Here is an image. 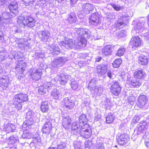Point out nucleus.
Instances as JSON below:
<instances>
[{
  "mask_svg": "<svg viewBox=\"0 0 149 149\" xmlns=\"http://www.w3.org/2000/svg\"><path fill=\"white\" fill-rule=\"evenodd\" d=\"M41 141V139L39 136L33 138L31 143H34L35 144L40 143Z\"/></svg>",
  "mask_w": 149,
  "mask_h": 149,
  "instance_id": "53",
  "label": "nucleus"
},
{
  "mask_svg": "<svg viewBox=\"0 0 149 149\" xmlns=\"http://www.w3.org/2000/svg\"><path fill=\"white\" fill-rule=\"evenodd\" d=\"M109 5L111 6L116 10L119 11L122 10L123 7L122 6H120L118 4H116L113 3H111Z\"/></svg>",
  "mask_w": 149,
  "mask_h": 149,
  "instance_id": "45",
  "label": "nucleus"
},
{
  "mask_svg": "<svg viewBox=\"0 0 149 149\" xmlns=\"http://www.w3.org/2000/svg\"><path fill=\"white\" fill-rule=\"evenodd\" d=\"M149 123V121H148L147 119L145 121H141L137 125V131L143 132V131L145 130L148 128Z\"/></svg>",
  "mask_w": 149,
  "mask_h": 149,
  "instance_id": "26",
  "label": "nucleus"
},
{
  "mask_svg": "<svg viewBox=\"0 0 149 149\" xmlns=\"http://www.w3.org/2000/svg\"><path fill=\"white\" fill-rule=\"evenodd\" d=\"M74 44V42L72 39H70L68 38H65L64 41L61 42L60 43L62 48H65L67 49L71 48Z\"/></svg>",
  "mask_w": 149,
  "mask_h": 149,
  "instance_id": "18",
  "label": "nucleus"
},
{
  "mask_svg": "<svg viewBox=\"0 0 149 149\" xmlns=\"http://www.w3.org/2000/svg\"><path fill=\"white\" fill-rule=\"evenodd\" d=\"M63 118L62 126L66 130H68L70 128L71 120L68 116H65L64 115L62 116Z\"/></svg>",
  "mask_w": 149,
  "mask_h": 149,
  "instance_id": "24",
  "label": "nucleus"
},
{
  "mask_svg": "<svg viewBox=\"0 0 149 149\" xmlns=\"http://www.w3.org/2000/svg\"><path fill=\"white\" fill-rule=\"evenodd\" d=\"M65 145L63 142L58 143L57 144V147L56 149H65Z\"/></svg>",
  "mask_w": 149,
  "mask_h": 149,
  "instance_id": "58",
  "label": "nucleus"
},
{
  "mask_svg": "<svg viewBox=\"0 0 149 149\" xmlns=\"http://www.w3.org/2000/svg\"><path fill=\"white\" fill-rule=\"evenodd\" d=\"M34 114V113L31 110H29L26 113V120L22 125L24 130H29L31 128V125L33 122V119Z\"/></svg>",
  "mask_w": 149,
  "mask_h": 149,
  "instance_id": "6",
  "label": "nucleus"
},
{
  "mask_svg": "<svg viewBox=\"0 0 149 149\" xmlns=\"http://www.w3.org/2000/svg\"><path fill=\"white\" fill-rule=\"evenodd\" d=\"M17 22L20 25L27 26L30 28L35 26H38V22L31 16L28 12H24L23 16H19L17 18Z\"/></svg>",
  "mask_w": 149,
  "mask_h": 149,
  "instance_id": "2",
  "label": "nucleus"
},
{
  "mask_svg": "<svg viewBox=\"0 0 149 149\" xmlns=\"http://www.w3.org/2000/svg\"><path fill=\"white\" fill-rule=\"evenodd\" d=\"M18 7L17 2L15 1L11 2L8 6L10 12L13 13H15L14 11L16 10Z\"/></svg>",
  "mask_w": 149,
  "mask_h": 149,
  "instance_id": "32",
  "label": "nucleus"
},
{
  "mask_svg": "<svg viewBox=\"0 0 149 149\" xmlns=\"http://www.w3.org/2000/svg\"><path fill=\"white\" fill-rule=\"evenodd\" d=\"M47 52L49 54H52V55L56 54L57 55L60 53V49L58 46L53 44L49 46Z\"/></svg>",
  "mask_w": 149,
  "mask_h": 149,
  "instance_id": "19",
  "label": "nucleus"
},
{
  "mask_svg": "<svg viewBox=\"0 0 149 149\" xmlns=\"http://www.w3.org/2000/svg\"><path fill=\"white\" fill-rule=\"evenodd\" d=\"M63 109L65 111H68L72 109L74 106V101L71 99V97H66L61 102Z\"/></svg>",
  "mask_w": 149,
  "mask_h": 149,
  "instance_id": "11",
  "label": "nucleus"
},
{
  "mask_svg": "<svg viewBox=\"0 0 149 149\" xmlns=\"http://www.w3.org/2000/svg\"><path fill=\"white\" fill-rule=\"evenodd\" d=\"M52 95L54 99L56 100L59 99L62 97L60 91L57 89H55L52 91Z\"/></svg>",
  "mask_w": 149,
  "mask_h": 149,
  "instance_id": "33",
  "label": "nucleus"
},
{
  "mask_svg": "<svg viewBox=\"0 0 149 149\" xmlns=\"http://www.w3.org/2000/svg\"><path fill=\"white\" fill-rule=\"evenodd\" d=\"M18 141V139L17 137H15L13 135L11 136L8 139L7 141L10 144H13Z\"/></svg>",
  "mask_w": 149,
  "mask_h": 149,
  "instance_id": "46",
  "label": "nucleus"
},
{
  "mask_svg": "<svg viewBox=\"0 0 149 149\" xmlns=\"http://www.w3.org/2000/svg\"><path fill=\"white\" fill-rule=\"evenodd\" d=\"M68 61L67 58L65 57H60L54 58L51 63V69L53 70H56L57 68L63 66Z\"/></svg>",
  "mask_w": 149,
  "mask_h": 149,
  "instance_id": "8",
  "label": "nucleus"
},
{
  "mask_svg": "<svg viewBox=\"0 0 149 149\" xmlns=\"http://www.w3.org/2000/svg\"><path fill=\"white\" fill-rule=\"evenodd\" d=\"M102 103L107 107H108L111 105V103L109 99L106 97H104L102 99Z\"/></svg>",
  "mask_w": 149,
  "mask_h": 149,
  "instance_id": "50",
  "label": "nucleus"
},
{
  "mask_svg": "<svg viewBox=\"0 0 149 149\" xmlns=\"http://www.w3.org/2000/svg\"><path fill=\"white\" fill-rule=\"evenodd\" d=\"M2 15L1 20L6 24L9 21L8 19L11 16L9 12H4L2 13Z\"/></svg>",
  "mask_w": 149,
  "mask_h": 149,
  "instance_id": "36",
  "label": "nucleus"
},
{
  "mask_svg": "<svg viewBox=\"0 0 149 149\" xmlns=\"http://www.w3.org/2000/svg\"><path fill=\"white\" fill-rule=\"evenodd\" d=\"M75 37L77 38L79 42L77 45L80 47L86 46L87 43L86 38L89 39L91 37L90 32L86 29L75 28L72 29Z\"/></svg>",
  "mask_w": 149,
  "mask_h": 149,
  "instance_id": "1",
  "label": "nucleus"
},
{
  "mask_svg": "<svg viewBox=\"0 0 149 149\" xmlns=\"http://www.w3.org/2000/svg\"><path fill=\"white\" fill-rule=\"evenodd\" d=\"M23 130H24L23 128L22 127ZM28 130H25V131H24L23 132V133L22 135V137L24 139H30L31 138V137H32V134L29 132Z\"/></svg>",
  "mask_w": 149,
  "mask_h": 149,
  "instance_id": "42",
  "label": "nucleus"
},
{
  "mask_svg": "<svg viewBox=\"0 0 149 149\" xmlns=\"http://www.w3.org/2000/svg\"><path fill=\"white\" fill-rule=\"evenodd\" d=\"M115 118V116L113 113H109L106 117V122L107 123H111L113 122Z\"/></svg>",
  "mask_w": 149,
  "mask_h": 149,
  "instance_id": "38",
  "label": "nucleus"
},
{
  "mask_svg": "<svg viewBox=\"0 0 149 149\" xmlns=\"http://www.w3.org/2000/svg\"><path fill=\"white\" fill-rule=\"evenodd\" d=\"M144 74L142 70H138L134 72V78H136L139 79H141L143 77Z\"/></svg>",
  "mask_w": 149,
  "mask_h": 149,
  "instance_id": "40",
  "label": "nucleus"
},
{
  "mask_svg": "<svg viewBox=\"0 0 149 149\" xmlns=\"http://www.w3.org/2000/svg\"><path fill=\"white\" fill-rule=\"evenodd\" d=\"M78 65L80 67H81L83 66H84L87 64L86 61H80L78 62Z\"/></svg>",
  "mask_w": 149,
  "mask_h": 149,
  "instance_id": "61",
  "label": "nucleus"
},
{
  "mask_svg": "<svg viewBox=\"0 0 149 149\" xmlns=\"http://www.w3.org/2000/svg\"><path fill=\"white\" fill-rule=\"evenodd\" d=\"M12 54L13 57H10V58L12 59L13 58L19 59L16 62V69L20 70L21 72H23L26 64L24 60V58L23 56V53L20 52L13 51Z\"/></svg>",
  "mask_w": 149,
  "mask_h": 149,
  "instance_id": "3",
  "label": "nucleus"
},
{
  "mask_svg": "<svg viewBox=\"0 0 149 149\" xmlns=\"http://www.w3.org/2000/svg\"><path fill=\"white\" fill-rule=\"evenodd\" d=\"M69 79V76L65 73L63 70H62L58 74L54 80L56 82L59 81L61 84L64 85Z\"/></svg>",
  "mask_w": 149,
  "mask_h": 149,
  "instance_id": "12",
  "label": "nucleus"
},
{
  "mask_svg": "<svg viewBox=\"0 0 149 149\" xmlns=\"http://www.w3.org/2000/svg\"><path fill=\"white\" fill-rule=\"evenodd\" d=\"M118 143L121 145L126 144L128 141L129 138L128 135L126 134H123L120 135L117 138Z\"/></svg>",
  "mask_w": 149,
  "mask_h": 149,
  "instance_id": "21",
  "label": "nucleus"
},
{
  "mask_svg": "<svg viewBox=\"0 0 149 149\" xmlns=\"http://www.w3.org/2000/svg\"><path fill=\"white\" fill-rule=\"evenodd\" d=\"M17 43L19 47L25 48L29 44L27 41H25L23 39H20L17 40Z\"/></svg>",
  "mask_w": 149,
  "mask_h": 149,
  "instance_id": "39",
  "label": "nucleus"
},
{
  "mask_svg": "<svg viewBox=\"0 0 149 149\" xmlns=\"http://www.w3.org/2000/svg\"><path fill=\"white\" fill-rule=\"evenodd\" d=\"M14 126L9 123L8 121V120H6L4 125L1 127V129H3V131H6L8 133L14 132Z\"/></svg>",
  "mask_w": 149,
  "mask_h": 149,
  "instance_id": "25",
  "label": "nucleus"
},
{
  "mask_svg": "<svg viewBox=\"0 0 149 149\" xmlns=\"http://www.w3.org/2000/svg\"><path fill=\"white\" fill-rule=\"evenodd\" d=\"M35 56L37 58H42L44 57V53L43 51L39 49L35 52Z\"/></svg>",
  "mask_w": 149,
  "mask_h": 149,
  "instance_id": "41",
  "label": "nucleus"
},
{
  "mask_svg": "<svg viewBox=\"0 0 149 149\" xmlns=\"http://www.w3.org/2000/svg\"><path fill=\"white\" fill-rule=\"evenodd\" d=\"M48 91V90L45 88V86H43L40 87L38 89V92L39 94L41 95H44L46 93L47 91Z\"/></svg>",
  "mask_w": 149,
  "mask_h": 149,
  "instance_id": "51",
  "label": "nucleus"
},
{
  "mask_svg": "<svg viewBox=\"0 0 149 149\" xmlns=\"http://www.w3.org/2000/svg\"><path fill=\"white\" fill-rule=\"evenodd\" d=\"M10 83L9 77L6 75H3L0 79V86L3 89H6Z\"/></svg>",
  "mask_w": 149,
  "mask_h": 149,
  "instance_id": "22",
  "label": "nucleus"
},
{
  "mask_svg": "<svg viewBox=\"0 0 149 149\" xmlns=\"http://www.w3.org/2000/svg\"><path fill=\"white\" fill-rule=\"evenodd\" d=\"M146 21V19L144 17L141 18L139 22H137L132 28V32L134 33H139L142 32L143 31L146 30L148 31L147 29L145 30L146 28H145V24Z\"/></svg>",
  "mask_w": 149,
  "mask_h": 149,
  "instance_id": "9",
  "label": "nucleus"
},
{
  "mask_svg": "<svg viewBox=\"0 0 149 149\" xmlns=\"http://www.w3.org/2000/svg\"><path fill=\"white\" fill-rule=\"evenodd\" d=\"M96 149H105L103 144L99 141H97Z\"/></svg>",
  "mask_w": 149,
  "mask_h": 149,
  "instance_id": "54",
  "label": "nucleus"
},
{
  "mask_svg": "<svg viewBox=\"0 0 149 149\" xmlns=\"http://www.w3.org/2000/svg\"><path fill=\"white\" fill-rule=\"evenodd\" d=\"M49 109V105L47 101L42 102L40 106L41 110L44 113L48 112Z\"/></svg>",
  "mask_w": 149,
  "mask_h": 149,
  "instance_id": "34",
  "label": "nucleus"
},
{
  "mask_svg": "<svg viewBox=\"0 0 149 149\" xmlns=\"http://www.w3.org/2000/svg\"><path fill=\"white\" fill-rule=\"evenodd\" d=\"M52 129L51 123L49 121L46 122L42 129L43 133L48 134Z\"/></svg>",
  "mask_w": 149,
  "mask_h": 149,
  "instance_id": "28",
  "label": "nucleus"
},
{
  "mask_svg": "<svg viewBox=\"0 0 149 149\" xmlns=\"http://www.w3.org/2000/svg\"><path fill=\"white\" fill-rule=\"evenodd\" d=\"M82 12L86 14L91 13L94 9V7L91 4L86 3L84 4L82 8Z\"/></svg>",
  "mask_w": 149,
  "mask_h": 149,
  "instance_id": "27",
  "label": "nucleus"
},
{
  "mask_svg": "<svg viewBox=\"0 0 149 149\" xmlns=\"http://www.w3.org/2000/svg\"><path fill=\"white\" fill-rule=\"evenodd\" d=\"M121 91V88L117 81H113L111 86V91L112 94L118 96Z\"/></svg>",
  "mask_w": 149,
  "mask_h": 149,
  "instance_id": "15",
  "label": "nucleus"
},
{
  "mask_svg": "<svg viewBox=\"0 0 149 149\" xmlns=\"http://www.w3.org/2000/svg\"><path fill=\"white\" fill-rule=\"evenodd\" d=\"M141 42L140 38L138 36H135L131 38L129 43L130 47L134 50L141 45Z\"/></svg>",
  "mask_w": 149,
  "mask_h": 149,
  "instance_id": "17",
  "label": "nucleus"
},
{
  "mask_svg": "<svg viewBox=\"0 0 149 149\" xmlns=\"http://www.w3.org/2000/svg\"><path fill=\"white\" fill-rule=\"evenodd\" d=\"M77 20V18L75 14L74 13H71L68 15L67 18L68 23L70 24L75 23Z\"/></svg>",
  "mask_w": 149,
  "mask_h": 149,
  "instance_id": "31",
  "label": "nucleus"
},
{
  "mask_svg": "<svg viewBox=\"0 0 149 149\" xmlns=\"http://www.w3.org/2000/svg\"><path fill=\"white\" fill-rule=\"evenodd\" d=\"M23 3L26 6H29L33 4L35 2L36 0H22Z\"/></svg>",
  "mask_w": 149,
  "mask_h": 149,
  "instance_id": "52",
  "label": "nucleus"
},
{
  "mask_svg": "<svg viewBox=\"0 0 149 149\" xmlns=\"http://www.w3.org/2000/svg\"><path fill=\"white\" fill-rule=\"evenodd\" d=\"M127 81L128 83L134 87H138L141 85V83L139 81L132 77L128 78Z\"/></svg>",
  "mask_w": 149,
  "mask_h": 149,
  "instance_id": "29",
  "label": "nucleus"
},
{
  "mask_svg": "<svg viewBox=\"0 0 149 149\" xmlns=\"http://www.w3.org/2000/svg\"><path fill=\"white\" fill-rule=\"evenodd\" d=\"M122 62V60L120 58L116 59L112 63L113 66L114 68H118Z\"/></svg>",
  "mask_w": 149,
  "mask_h": 149,
  "instance_id": "48",
  "label": "nucleus"
},
{
  "mask_svg": "<svg viewBox=\"0 0 149 149\" xmlns=\"http://www.w3.org/2000/svg\"><path fill=\"white\" fill-rule=\"evenodd\" d=\"M97 81L95 79H92L88 85V88L92 93H96L100 95L102 93L103 89L101 86L97 87L96 84Z\"/></svg>",
  "mask_w": 149,
  "mask_h": 149,
  "instance_id": "7",
  "label": "nucleus"
},
{
  "mask_svg": "<svg viewBox=\"0 0 149 149\" xmlns=\"http://www.w3.org/2000/svg\"><path fill=\"white\" fill-rule=\"evenodd\" d=\"M30 72L31 76L33 79L36 81L40 79L42 74V69L40 68L34 69L32 72Z\"/></svg>",
  "mask_w": 149,
  "mask_h": 149,
  "instance_id": "20",
  "label": "nucleus"
},
{
  "mask_svg": "<svg viewBox=\"0 0 149 149\" xmlns=\"http://www.w3.org/2000/svg\"><path fill=\"white\" fill-rule=\"evenodd\" d=\"M139 63L142 65H145L147 64L148 60L146 56H141L139 57Z\"/></svg>",
  "mask_w": 149,
  "mask_h": 149,
  "instance_id": "43",
  "label": "nucleus"
},
{
  "mask_svg": "<svg viewBox=\"0 0 149 149\" xmlns=\"http://www.w3.org/2000/svg\"><path fill=\"white\" fill-rule=\"evenodd\" d=\"M7 53L4 50H3L0 52V61H1L7 58Z\"/></svg>",
  "mask_w": 149,
  "mask_h": 149,
  "instance_id": "47",
  "label": "nucleus"
},
{
  "mask_svg": "<svg viewBox=\"0 0 149 149\" xmlns=\"http://www.w3.org/2000/svg\"><path fill=\"white\" fill-rule=\"evenodd\" d=\"M125 51V48L122 47H120L117 51L116 55L120 56H122L123 55Z\"/></svg>",
  "mask_w": 149,
  "mask_h": 149,
  "instance_id": "49",
  "label": "nucleus"
},
{
  "mask_svg": "<svg viewBox=\"0 0 149 149\" xmlns=\"http://www.w3.org/2000/svg\"><path fill=\"white\" fill-rule=\"evenodd\" d=\"M107 68V65H99L96 68L97 73L100 76H104L106 74Z\"/></svg>",
  "mask_w": 149,
  "mask_h": 149,
  "instance_id": "23",
  "label": "nucleus"
},
{
  "mask_svg": "<svg viewBox=\"0 0 149 149\" xmlns=\"http://www.w3.org/2000/svg\"><path fill=\"white\" fill-rule=\"evenodd\" d=\"M13 100L14 102L12 105H13L17 110H19L22 108L21 104L27 101L29 99L27 94L22 92L15 95Z\"/></svg>",
  "mask_w": 149,
  "mask_h": 149,
  "instance_id": "4",
  "label": "nucleus"
},
{
  "mask_svg": "<svg viewBox=\"0 0 149 149\" xmlns=\"http://www.w3.org/2000/svg\"><path fill=\"white\" fill-rule=\"evenodd\" d=\"M92 143L90 141H88L85 143V147H89L92 146Z\"/></svg>",
  "mask_w": 149,
  "mask_h": 149,
  "instance_id": "64",
  "label": "nucleus"
},
{
  "mask_svg": "<svg viewBox=\"0 0 149 149\" xmlns=\"http://www.w3.org/2000/svg\"><path fill=\"white\" fill-rule=\"evenodd\" d=\"M106 74L107 77L110 79H112L113 78V72L110 69H107L106 71Z\"/></svg>",
  "mask_w": 149,
  "mask_h": 149,
  "instance_id": "55",
  "label": "nucleus"
},
{
  "mask_svg": "<svg viewBox=\"0 0 149 149\" xmlns=\"http://www.w3.org/2000/svg\"><path fill=\"white\" fill-rule=\"evenodd\" d=\"M13 0H1V5H7L12 1Z\"/></svg>",
  "mask_w": 149,
  "mask_h": 149,
  "instance_id": "63",
  "label": "nucleus"
},
{
  "mask_svg": "<svg viewBox=\"0 0 149 149\" xmlns=\"http://www.w3.org/2000/svg\"><path fill=\"white\" fill-rule=\"evenodd\" d=\"M133 15V14L129 11H127L125 13H123L119 16L118 19L116 23L115 26L119 29L121 28L123 26L127 24L129 21L130 17H132Z\"/></svg>",
  "mask_w": 149,
  "mask_h": 149,
  "instance_id": "5",
  "label": "nucleus"
},
{
  "mask_svg": "<svg viewBox=\"0 0 149 149\" xmlns=\"http://www.w3.org/2000/svg\"><path fill=\"white\" fill-rule=\"evenodd\" d=\"M83 126L79 123V122L78 121L74 122L72 125V129L73 130H76L80 127L81 128Z\"/></svg>",
  "mask_w": 149,
  "mask_h": 149,
  "instance_id": "44",
  "label": "nucleus"
},
{
  "mask_svg": "<svg viewBox=\"0 0 149 149\" xmlns=\"http://www.w3.org/2000/svg\"><path fill=\"white\" fill-rule=\"evenodd\" d=\"M79 122L83 126L88 125L87 124L88 119L86 118V116L85 114H82L80 115L79 117Z\"/></svg>",
  "mask_w": 149,
  "mask_h": 149,
  "instance_id": "37",
  "label": "nucleus"
},
{
  "mask_svg": "<svg viewBox=\"0 0 149 149\" xmlns=\"http://www.w3.org/2000/svg\"><path fill=\"white\" fill-rule=\"evenodd\" d=\"M127 81L128 83L134 87H138L141 85V83L139 81L132 77L128 78Z\"/></svg>",
  "mask_w": 149,
  "mask_h": 149,
  "instance_id": "30",
  "label": "nucleus"
},
{
  "mask_svg": "<svg viewBox=\"0 0 149 149\" xmlns=\"http://www.w3.org/2000/svg\"><path fill=\"white\" fill-rule=\"evenodd\" d=\"M74 146L75 149H80L81 146L80 143L77 141L74 142Z\"/></svg>",
  "mask_w": 149,
  "mask_h": 149,
  "instance_id": "59",
  "label": "nucleus"
},
{
  "mask_svg": "<svg viewBox=\"0 0 149 149\" xmlns=\"http://www.w3.org/2000/svg\"><path fill=\"white\" fill-rule=\"evenodd\" d=\"M140 119V116H134L132 120V122L134 123H137Z\"/></svg>",
  "mask_w": 149,
  "mask_h": 149,
  "instance_id": "60",
  "label": "nucleus"
},
{
  "mask_svg": "<svg viewBox=\"0 0 149 149\" xmlns=\"http://www.w3.org/2000/svg\"><path fill=\"white\" fill-rule=\"evenodd\" d=\"M112 51V48L109 45L105 46L102 49V52L103 54L105 56L110 54Z\"/></svg>",
  "mask_w": 149,
  "mask_h": 149,
  "instance_id": "35",
  "label": "nucleus"
},
{
  "mask_svg": "<svg viewBox=\"0 0 149 149\" xmlns=\"http://www.w3.org/2000/svg\"><path fill=\"white\" fill-rule=\"evenodd\" d=\"M137 101V106L140 108H143L148 106V99L145 95H140Z\"/></svg>",
  "mask_w": 149,
  "mask_h": 149,
  "instance_id": "13",
  "label": "nucleus"
},
{
  "mask_svg": "<svg viewBox=\"0 0 149 149\" xmlns=\"http://www.w3.org/2000/svg\"><path fill=\"white\" fill-rule=\"evenodd\" d=\"M53 84L50 82H47L45 83L43 86H45V88H47L48 91L50 90L52 88V86H53Z\"/></svg>",
  "mask_w": 149,
  "mask_h": 149,
  "instance_id": "56",
  "label": "nucleus"
},
{
  "mask_svg": "<svg viewBox=\"0 0 149 149\" xmlns=\"http://www.w3.org/2000/svg\"><path fill=\"white\" fill-rule=\"evenodd\" d=\"M13 31L15 32V33H20L22 31V30L16 26H14L13 28Z\"/></svg>",
  "mask_w": 149,
  "mask_h": 149,
  "instance_id": "62",
  "label": "nucleus"
},
{
  "mask_svg": "<svg viewBox=\"0 0 149 149\" xmlns=\"http://www.w3.org/2000/svg\"><path fill=\"white\" fill-rule=\"evenodd\" d=\"M78 133L83 137L88 139L91 135L92 131L89 125H86L80 128L78 131Z\"/></svg>",
  "mask_w": 149,
  "mask_h": 149,
  "instance_id": "10",
  "label": "nucleus"
},
{
  "mask_svg": "<svg viewBox=\"0 0 149 149\" xmlns=\"http://www.w3.org/2000/svg\"><path fill=\"white\" fill-rule=\"evenodd\" d=\"M51 34L49 31L45 29L39 32V37L40 40L44 42H47L50 39Z\"/></svg>",
  "mask_w": 149,
  "mask_h": 149,
  "instance_id": "16",
  "label": "nucleus"
},
{
  "mask_svg": "<svg viewBox=\"0 0 149 149\" xmlns=\"http://www.w3.org/2000/svg\"><path fill=\"white\" fill-rule=\"evenodd\" d=\"M71 86L73 90H76L78 87V83L76 81L72 82L71 84Z\"/></svg>",
  "mask_w": 149,
  "mask_h": 149,
  "instance_id": "57",
  "label": "nucleus"
},
{
  "mask_svg": "<svg viewBox=\"0 0 149 149\" xmlns=\"http://www.w3.org/2000/svg\"><path fill=\"white\" fill-rule=\"evenodd\" d=\"M89 22L92 25L97 26L100 24V15L97 12L92 13L89 16Z\"/></svg>",
  "mask_w": 149,
  "mask_h": 149,
  "instance_id": "14",
  "label": "nucleus"
}]
</instances>
